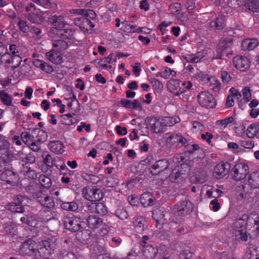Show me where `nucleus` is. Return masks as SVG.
Here are the masks:
<instances>
[{
    "mask_svg": "<svg viewBox=\"0 0 259 259\" xmlns=\"http://www.w3.org/2000/svg\"><path fill=\"white\" fill-rule=\"evenodd\" d=\"M192 150H187L172 157L173 162L178 164L172 169L169 176V179L171 182L178 183L182 181L190 175L191 167L194 164V144L192 145Z\"/></svg>",
    "mask_w": 259,
    "mask_h": 259,
    "instance_id": "f257e3e1",
    "label": "nucleus"
},
{
    "mask_svg": "<svg viewBox=\"0 0 259 259\" xmlns=\"http://www.w3.org/2000/svg\"><path fill=\"white\" fill-rule=\"evenodd\" d=\"M18 157L17 154L10 150H6L5 154L1 156L5 163V167L11 165L12 169L19 172V175L24 178L33 180L36 179L37 174L30 167V163L28 161L34 162L35 157L27 156L26 159H18Z\"/></svg>",
    "mask_w": 259,
    "mask_h": 259,
    "instance_id": "f03ea898",
    "label": "nucleus"
},
{
    "mask_svg": "<svg viewBox=\"0 0 259 259\" xmlns=\"http://www.w3.org/2000/svg\"><path fill=\"white\" fill-rule=\"evenodd\" d=\"M193 207V204L188 200L177 202L172 209L171 221L177 224L181 223L183 221L182 218L189 214Z\"/></svg>",
    "mask_w": 259,
    "mask_h": 259,
    "instance_id": "7ed1b4c3",
    "label": "nucleus"
},
{
    "mask_svg": "<svg viewBox=\"0 0 259 259\" xmlns=\"http://www.w3.org/2000/svg\"><path fill=\"white\" fill-rule=\"evenodd\" d=\"M192 83L190 81H181L179 80H172L167 83L168 91L176 96L189 91L192 87Z\"/></svg>",
    "mask_w": 259,
    "mask_h": 259,
    "instance_id": "20e7f679",
    "label": "nucleus"
},
{
    "mask_svg": "<svg viewBox=\"0 0 259 259\" xmlns=\"http://www.w3.org/2000/svg\"><path fill=\"white\" fill-rule=\"evenodd\" d=\"M162 117L148 116L145 119L147 127L153 133H162L165 131Z\"/></svg>",
    "mask_w": 259,
    "mask_h": 259,
    "instance_id": "39448f33",
    "label": "nucleus"
},
{
    "mask_svg": "<svg viewBox=\"0 0 259 259\" xmlns=\"http://www.w3.org/2000/svg\"><path fill=\"white\" fill-rule=\"evenodd\" d=\"M198 103L206 108H213L217 102L213 96L208 91H204L199 93L197 97Z\"/></svg>",
    "mask_w": 259,
    "mask_h": 259,
    "instance_id": "423d86ee",
    "label": "nucleus"
},
{
    "mask_svg": "<svg viewBox=\"0 0 259 259\" xmlns=\"http://www.w3.org/2000/svg\"><path fill=\"white\" fill-rule=\"evenodd\" d=\"M82 193L86 199L91 202H98L103 198L102 191L96 187H85L82 189Z\"/></svg>",
    "mask_w": 259,
    "mask_h": 259,
    "instance_id": "0eeeda50",
    "label": "nucleus"
},
{
    "mask_svg": "<svg viewBox=\"0 0 259 259\" xmlns=\"http://www.w3.org/2000/svg\"><path fill=\"white\" fill-rule=\"evenodd\" d=\"M45 211H40L39 214H33L29 216V224L32 227L38 228L53 218L52 212L49 211V214L45 215Z\"/></svg>",
    "mask_w": 259,
    "mask_h": 259,
    "instance_id": "6e6552de",
    "label": "nucleus"
},
{
    "mask_svg": "<svg viewBox=\"0 0 259 259\" xmlns=\"http://www.w3.org/2000/svg\"><path fill=\"white\" fill-rule=\"evenodd\" d=\"M166 142L176 148H187L190 145L188 140L181 134H170L167 138Z\"/></svg>",
    "mask_w": 259,
    "mask_h": 259,
    "instance_id": "1a4fd4ad",
    "label": "nucleus"
},
{
    "mask_svg": "<svg viewBox=\"0 0 259 259\" xmlns=\"http://www.w3.org/2000/svg\"><path fill=\"white\" fill-rule=\"evenodd\" d=\"M95 18H90L87 15L79 16L74 19V23L78 26L80 29L84 32L91 30L95 27L92 20Z\"/></svg>",
    "mask_w": 259,
    "mask_h": 259,
    "instance_id": "9d476101",
    "label": "nucleus"
},
{
    "mask_svg": "<svg viewBox=\"0 0 259 259\" xmlns=\"http://www.w3.org/2000/svg\"><path fill=\"white\" fill-rule=\"evenodd\" d=\"M32 196L45 208L51 209L55 205V201L52 197L44 193L41 191L33 193Z\"/></svg>",
    "mask_w": 259,
    "mask_h": 259,
    "instance_id": "9b49d317",
    "label": "nucleus"
},
{
    "mask_svg": "<svg viewBox=\"0 0 259 259\" xmlns=\"http://www.w3.org/2000/svg\"><path fill=\"white\" fill-rule=\"evenodd\" d=\"M36 248V243L31 239H29L22 243L19 251L24 255L37 257Z\"/></svg>",
    "mask_w": 259,
    "mask_h": 259,
    "instance_id": "f8f14e48",
    "label": "nucleus"
},
{
    "mask_svg": "<svg viewBox=\"0 0 259 259\" xmlns=\"http://www.w3.org/2000/svg\"><path fill=\"white\" fill-rule=\"evenodd\" d=\"M169 166L167 160L163 159L156 161L151 165L149 166L148 169L150 174L152 176H156L165 170L167 169Z\"/></svg>",
    "mask_w": 259,
    "mask_h": 259,
    "instance_id": "ddd939ff",
    "label": "nucleus"
},
{
    "mask_svg": "<svg viewBox=\"0 0 259 259\" xmlns=\"http://www.w3.org/2000/svg\"><path fill=\"white\" fill-rule=\"evenodd\" d=\"M81 219L77 216L66 217L64 224L66 229L71 232H76L82 229Z\"/></svg>",
    "mask_w": 259,
    "mask_h": 259,
    "instance_id": "4468645a",
    "label": "nucleus"
},
{
    "mask_svg": "<svg viewBox=\"0 0 259 259\" xmlns=\"http://www.w3.org/2000/svg\"><path fill=\"white\" fill-rule=\"evenodd\" d=\"M233 171L234 178L239 181L246 177L249 172V166L245 163H238L235 165Z\"/></svg>",
    "mask_w": 259,
    "mask_h": 259,
    "instance_id": "2eb2a0df",
    "label": "nucleus"
},
{
    "mask_svg": "<svg viewBox=\"0 0 259 259\" xmlns=\"http://www.w3.org/2000/svg\"><path fill=\"white\" fill-rule=\"evenodd\" d=\"M18 174L19 172L13 169H7L1 174V179L8 184L14 186L18 183Z\"/></svg>",
    "mask_w": 259,
    "mask_h": 259,
    "instance_id": "dca6fc26",
    "label": "nucleus"
},
{
    "mask_svg": "<svg viewBox=\"0 0 259 259\" xmlns=\"http://www.w3.org/2000/svg\"><path fill=\"white\" fill-rule=\"evenodd\" d=\"M51 242L47 240H42L38 245V248L36 249L37 257H35V259H38V257L42 258L47 257L51 253ZM32 258L34 259V256Z\"/></svg>",
    "mask_w": 259,
    "mask_h": 259,
    "instance_id": "f3484780",
    "label": "nucleus"
},
{
    "mask_svg": "<svg viewBox=\"0 0 259 259\" xmlns=\"http://www.w3.org/2000/svg\"><path fill=\"white\" fill-rule=\"evenodd\" d=\"M233 63L234 66L241 71L247 70L250 67V62L249 59L245 56H237L233 58Z\"/></svg>",
    "mask_w": 259,
    "mask_h": 259,
    "instance_id": "a211bd4d",
    "label": "nucleus"
},
{
    "mask_svg": "<svg viewBox=\"0 0 259 259\" xmlns=\"http://www.w3.org/2000/svg\"><path fill=\"white\" fill-rule=\"evenodd\" d=\"M143 27H138L134 22L130 21H123L121 23L120 29L125 33H142Z\"/></svg>",
    "mask_w": 259,
    "mask_h": 259,
    "instance_id": "6ab92c4d",
    "label": "nucleus"
},
{
    "mask_svg": "<svg viewBox=\"0 0 259 259\" xmlns=\"http://www.w3.org/2000/svg\"><path fill=\"white\" fill-rule=\"evenodd\" d=\"M246 218L247 228L251 229L252 227L256 232H259V216L255 211L251 212L248 216L243 215Z\"/></svg>",
    "mask_w": 259,
    "mask_h": 259,
    "instance_id": "aec40b11",
    "label": "nucleus"
},
{
    "mask_svg": "<svg viewBox=\"0 0 259 259\" xmlns=\"http://www.w3.org/2000/svg\"><path fill=\"white\" fill-rule=\"evenodd\" d=\"M230 168L228 163L221 162L217 164L213 171V176L219 179L225 177Z\"/></svg>",
    "mask_w": 259,
    "mask_h": 259,
    "instance_id": "412c9836",
    "label": "nucleus"
},
{
    "mask_svg": "<svg viewBox=\"0 0 259 259\" xmlns=\"http://www.w3.org/2000/svg\"><path fill=\"white\" fill-rule=\"evenodd\" d=\"M0 230L2 233L10 236H14L17 234L16 225L12 222H8L0 225Z\"/></svg>",
    "mask_w": 259,
    "mask_h": 259,
    "instance_id": "4be33fe9",
    "label": "nucleus"
},
{
    "mask_svg": "<svg viewBox=\"0 0 259 259\" xmlns=\"http://www.w3.org/2000/svg\"><path fill=\"white\" fill-rule=\"evenodd\" d=\"M212 20L208 22L210 28L213 29H222L225 25V18L222 15L217 16L215 14H211Z\"/></svg>",
    "mask_w": 259,
    "mask_h": 259,
    "instance_id": "5701e85b",
    "label": "nucleus"
},
{
    "mask_svg": "<svg viewBox=\"0 0 259 259\" xmlns=\"http://www.w3.org/2000/svg\"><path fill=\"white\" fill-rule=\"evenodd\" d=\"M46 57L50 62L55 64H60L63 62V58L61 52L55 48L46 53Z\"/></svg>",
    "mask_w": 259,
    "mask_h": 259,
    "instance_id": "b1692460",
    "label": "nucleus"
},
{
    "mask_svg": "<svg viewBox=\"0 0 259 259\" xmlns=\"http://www.w3.org/2000/svg\"><path fill=\"white\" fill-rule=\"evenodd\" d=\"M133 224L136 232L140 234H143L147 230L145 219L143 217H135L134 219Z\"/></svg>",
    "mask_w": 259,
    "mask_h": 259,
    "instance_id": "393cba45",
    "label": "nucleus"
},
{
    "mask_svg": "<svg viewBox=\"0 0 259 259\" xmlns=\"http://www.w3.org/2000/svg\"><path fill=\"white\" fill-rule=\"evenodd\" d=\"M86 221L88 227L92 230H96L103 224V219L96 215H90Z\"/></svg>",
    "mask_w": 259,
    "mask_h": 259,
    "instance_id": "a878e982",
    "label": "nucleus"
},
{
    "mask_svg": "<svg viewBox=\"0 0 259 259\" xmlns=\"http://www.w3.org/2000/svg\"><path fill=\"white\" fill-rule=\"evenodd\" d=\"M238 5L240 6L243 5L244 7L249 11L253 13L259 12V0H245L239 2Z\"/></svg>",
    "mask_w": 259,
    "mask_h": 259,
    "instance_id": "bb28decb",
    "label": "nucleus"
},
{
    "mask_svg": "<svg viewBox=\"0 0 259 259\" xmlns=\"http://www.w3.org/2000/svg\"><path fill=\"white\" fill-rule=\"evenodd\" d=\"M49 21L52 25L56 27L55 28L58 29V30L61 29L67 24L64 16L62 15L52 16L49 18Z\"/></svg>",
    "mask_w": 259,
    "mask_h": 259,
    "instance_id": "cd10ccee",
    "label": "nucleus"
},
{
    "mask_svg": "<svg viewBox=\"0 0 259 259\" xmlns=\"http://www.w3.org/2000/svg\"><path fill=\"white\" fill-rule=\"evenodd\" d=\"M158 251L157 247L151 244H148L146 246L143 247V255L147 259H153L157 255Z\"/></svg>",
    "mask_w": 259,
    "mask_h": 259,
    "instance_id": "c85d7f7f",
    "label": "nucleus"
},
{
    "mask_svg": "<svg viewBox=\"0 0 259 259\" xmlns=\"http://www.w3.org/2000/svg\"><path fill=\"white\" fill-rule=\"evenodd\" d=\"M197 51L195 53V63L200 61L205 57L209 56L210 53V50L208 48L203 46L202 43L198 45Z\"/></svg>",
    "mask_w": 259,
    "mask_h": 259,
    "instance_id": "c756f323",
    "label": "nucleus"
},
{
    "mask_svg": "<svg viewBox=\"0 0 259 259\" xmlns=\"http://www.w3.org/2000/svg\"><path fill=\"white\" fill-rule=\"evenodd\" d=\"M150 192H145L140 197V202L144 207L151 206L154 205L155 201Z\"/></svg>",
    "mask_w": 259,
    "mask_h": 259,
    "instance_id": "7c9ffc66",
    "label": "nucleus"
},
{
    "mask_svg": "<svg viewBox=\"0 0 259 259\" xmlns=\"http://www.w3.org/2000/svg\"><path fill=\"white\" fill-rule=\"evenodd\" d=\"M58 37L64 39H72L73 38L75 30L73 29H58L55 28Z\"/></svg>",
    "mask_w": 259,
    "mask_h": 259,
    "instance_id": "2f4dec72",
    "label": "nucleus"
},
{
    "mask_svg": "<svg viewBox=\"0 0 259 259\" xmlns=\"http://www.w3.org/2000/svg\"><path fill=\"white\" fill-rule=\"evenodd\" d=\"M55 167L60 170V174H64V170H68V168L66 166L63 158L56 156H54L53 168Z\"/></svg>",
    "mask_w": 259,
    "mask_h": 259,
    "instance_id": "473e14b6",
    "label": "nucleus"
},
{
    "mask_svg": "<svg viewBox=\"0 0 259 259\" xmlns=\"http://www.w3.org/2000/svg\"><path fill=\"white\" fill-rule=\"evenodd\" d=\"M49 148L51 151L58 154H61L64 151V145L60 141H53L50 142L49 144Z\"/></svg>",
    "mask_w": 259,
    "mask_h": 259,
    "instance_id": "72a5a7b5",
    "label": "nucleus"
},
{
    "mask_svg": "<svg viewBox=\"0 0 259 259\" xmlns=\"http://www.w3.org/2000/svg\"><path fill=\"white\" fill-rule=\"evenodd\" d=\"M259 44L257 39H245L242 42V47L244 50H252L256 48Z\"/></svg>",
    "mask_w": 259,
    "mask_h": 259,
    "instance_id": "f704fd0d",
    "label": "nucleus"
},
{
    "mask_svg": "<svg viewBox=\"0 0 259 259\" xmlns=\"http://www.w3.org/2000/svg\"><path fill=\"white\" fill-rule=\"evenodd\" d=\"M70 13L71 14H77L78 15V16L87 15V16H89L90 18H95L96 17L95 12L93 10L90 9L86 10L81 9H72L70 11Z\"/></svg>",
    "mask_w": 259,
    "mask_h": 259,
    "instance_id": "c9c22d12",
    "label": "nucleus"
},
{
    "mask_svg": "<svg viewBox=\"0 0 259 259\" xmlns=\"http://www.w3.org/2000/svg\"><path fill=\"white\" fill-rule=\"evenodd\" d=\"M163 120V123L164 124L165 131L166 127L168 126H171L180 121V118L178 116H174L172 117L164 116L162 117Z\"/></svg>",
    "mask_w": 259,
    "mask_h": 259,
    "instance_id": "e433bc0d",
    "label": "nucleus"
},
{
    "mask_svg": "<svg viewBox=\"0 0 259 259\" xmlns=\"http://www.w3.org/2000/svg\"><path fill=\"white\" fill-rule=\"evenodd\" d=\"M53 47L61 52L68 48V45L65 40L61 38L60 39L53 40Z\"/></svg>",
    "mask_w": 259,
    "mask_h": 259,
    "instance_id": "4c0bfd02",
    "label": "nucleus"
},
{
    "mask_svg": "<svg viewBox=\"0 0 259 259\" xmlns=\"http://www.w3.org/2000/svg\"><path fill=\"white\" fill-rule=\"evenodd\" d=\"M207 83L211 89L215 92L219 91L221 88V84L220 81L213 76H210V77L207 78Z\"/></svg>",
    "mask_w": 259,
    "mask_h": 259,
    "instance_id": "58836bf2",
    "label": "nucleus"
},
{
    "mask_svg": "<svg viewBox=\"0 0 259 259\" xmlns=\"http://www.w3.org/2000/svg\"><path fill=\"white\" fill-rule=\"evenodd\" d=\"M60 206L63 209L70 211H75L78 208L77 203L74 201L62 202Z\"/></svg>",
    "mask_w": 259,
    "mask_h": 259,
    "instance_id": "ea45409f",
    "label": "nucleus"
},
{
    "mask_svg": "<svg viewBox=\"0 0 259 259\" xmlns=\"http://www.w3.org/2000/svg\"><path fill=\"white\" fill-rule=\"evenodd\" d=\"M259 127V122L250 124L246 130V135L249 138L256 137V131Z\"/></svg>",
    "mask_w": 259,
    "mask_h": 259,
    "instance_id": "a19ab883",
    "label": "nucleus"
},
{
    "mask_svg": "<svg viewBox=\"0 0 259 259\" xmlns=\"http://www.w3.org/2000/svg\"><path fill=\"white\" fill-rule=\"evenodd\" d=\"M176 75V72L169 67H165L163 70L159 71L156 73L157 77H161L164 78H168L170 75L175 76Z\"/></svg>",
    "mask_w": 259,
    "mask_h": 259,
    "instance_id": "79ce46f5",
    "label": "nucleus"
},
{
    "mask_svg": "<svg viewBox=\"0 0 259 259\" xmlns=\"http://www.w3.org/2000/svg\"><path fill=\"white\" fill-rule=\"evenodd\" d=\"M76 121V119L70 113L63 114L61 117V122L63 124L70 125L75 123Z\"/></svg>",
    "mask_w": 259,
    "mask_h": 259,
    "instance_id": "37998d69",
    "label": "nucleus"
},
{
    "mask_svg": "<svg viewBox=\"0 0 259 259\" xmlns=\"http://www.w3.org/2000/svg\"><path fill=\"white\" fill-rule=\"evenodd\" d=\"M0 99L2 102L5 105L11 106L12 104V98L11 95L5 91L2 90L0 92Z\"/></svg>",
    "mask_w": 259,
    "mask_h": 259,
    "instance_id": "c03bdc74",
    "label": "nucleus"
},
{
    "mask_svg": "<svg viewBox=\"0 0 259 259\" xmlns=\"http://www.w3.org/2000/svg\"><path fill=\"white\" fill-rule=\"evenodd\" d=\"M245 228H247L246 218L243 217L237 220L234 224V229L236 232L241 231V230H244Z\"/></svg>",
    "mask_w": 259,
    "mask_h": 259,
    "instance_id": "a18cd8bd",
    "label": "nucleus"
},
{
    "mask_svg": "<svg viewBox=\"0 0 259 259\" xmlns=\"http://www.w3.org/2000/svg\"><path fill=\"white\" fill-rule=\"evenodd\" d=\"M22 62V58L20 54L12 56L10 58L6 60V62L8 64H11L14 68L18 67Z\"/></svg>",
    "mask_w": 259,
    "mask_h": 259,
    "instance_id": "49530a36",
    "label": "nucleus"
},
{
    "mask_svg": "<svg viewBox=\"0 0 259 259\" xmlns=\"http://www.w3.org/2000/svg\"><path fill=\"white\" fill-rule=\"evenodd\" d=\"M38 182L42 187L48 189L52 185L51 179L44 175H41L38 177Z\"/></svg>",
    "mask_w": 259,
    "mask_h": 259,
    "instance_id": "de8ad7c7",
    "label": "nucleus"
},
{
    "mask_svg": "<svg viewBox=\"0 0 259 259\" xmlns=\"http://www.w3.org/2000/svg\"><path fill=\"white\" fill-rule=\"evenodd\" d=\"M20 137L23 142L28 146L35 140L34 137L28 132H22Z\"/></svg>",
    "mask_w": 259,
    "mask_h": 259,
    "instance_id": "09e8293b",
    "label": "nucleus"
},
{
    "mask_svg": "<svg viewBox=\"0 0 259 259\" xmlns=\"http://www.w3.org/2000/svg\"><path fill=\"white\" fill-rule=\"evenodd\" d=\"M27 18L33 23H39L42 21V15L40 13H29L28 14Z\"/></svg>",
    "mask_w": 259,
    "mask_h": 259,
    "instance_id": "8fccbe9b",
    "label": "nucleus"
},
{
    "mask_svg": "<svg viewBox=\"0 0 259 259\" xmlns=\"http://www.w3.org/2000/svg\"><path fill=\"white\" fill-rule=\"evenodd\" d=\"M234 121L232 116L228 117L223 119L218 120L215 123L220 129H224L229 124Z\"/></svg>",
    "mask_w": 259,
    "mask_h": 259,
    "instance_id": "3c124183",
    "label": "nucleus"
},
{
    "mask_svg": "<svg viewBox=\"0 0 259 259\" xmlns=\"http://www.w3.org/2000/svg\"><path fill=\"white\" fill-rule=\"evenodd\" d=\"M59 258V259H78L74 253L66 250H62L60 251Z\"/></svg>",
    "mask_w": 259,
    "mask_h": 259,
    "instance_id": "603ef678",
    "label": "nucleus"
},
{
    "mask_svg": "<svg viewBox=\"0 0 259 259\" xmlns=\"http://www.w3.org/2000/svg\"><path fill=\"white\" fill-rule=\"evenodd\" d=\"M20 54L18 50V47L15 44L10 45L9 49L7 50V51L3 54V58L9 55L10 57L12 56Z\"/></svg>",
    "mask_w": 259,
    "mask_h": 259,
    "instance_id": "864d4df0",
    "label": "nucleus"
},
{
    "mask_svg": "<svg viewBox=\"0 0 259 259\" xmlns=\"http://www.w3.org/2000/svg\"><path fill=\"white\" fill-rule=\"evenodd\" d=\"M223 52L222 50L217 47L212 53H209V56H208V59L211 60L214 59H221Z\"/></svg>",
    "mask_w": 259,
    "mask_h": 259,
    "instance_id": "5fc2aeb1",
    "label": "nucleus"
},
{
    "mask_svg": "<svg viewBox=\"0 0 259 259\" xmlns=\"http://www.w3.org/2000/svg\"><path fill=\"white\" fill-rule=\"evenodd\" d=\"M96 213L104 215L107 213V208L104 203L96 202Z\"/></svg>",
    "mask_w": 259,
    "mask_h": 259,
    "instance_id": "6e6d98bb",
    "label": "nucleus"
},
{
    "mask_svg": "<svg viewBox=\"0 0 259 259\" xmlns=\"http://www.w3.org/2000/svg\"><path fill=\"white\" fill-rule=\"evenodd\" d=\"M83 178L93 184H97L100 181V178L97 175L85 174L83 176Z\"/></svg>",
    "mask_w": 259,
    "mask_h": 259,
    "instance_id": "4d7b16f0",
    "label": "nucleus"
},
{
    "mask_svg": "<svg viewBox=\"0 0 259 259\" xmlns=\"http://www.w3.org/2000/svg\"><path fill=\"white\" fill-rule=\"evenodd\" d=\"M181 10V5L178 3L171 4L169 6V12L175 15H178L180 13Z\"/></svg>",
    "mask_w": 259,
    "mask_h": 259,
    "instance_id": "13d9d810",
    "label": "nucleus"
},
{
    "mask_svg": "<svg viewBox=\"0 0 259 259\" xmlns=\"http://www.w3.org/2000/svg\"><path fill=\"white\" fill-rule=\"evenodd\" d=\"M115 215L121 220H125L128 218V214L126 210L123 208H118L115 212Z\"/></svg>",
    "mask_w": 259,
    "mask_h": 259,
    "instance_id": "bf43d9fd",
    "label": "nucleus"
},
{
    "mask_svg": "<svg viewBox=\"0 0 259 259\" xmlns=\"http://www.w3.org/2000/svg\"><path fill=\"white\" fill-rule=\"evenodd\" d=\"M43 162L48 167L53 168L54 157L50 154H47L45 156L42 155Z\"/></svg>",
    "mask_w": 259,
    "mask_h": 259,
    "instance_id": "052dcab7",
    "label": "nucleus"
},
{
    "mask_svg": "<svg viewBox=\"0 0 259 259\" xmlns=\"http://www.w3.org/2000/svg\"><path fill=\"white\" fill-rule=\"evenodd\" d=\"M9 206V209L12 212L22 213L25 211L24 207L17 203H12Z\"/></svg>",
    "mask_w": 259,
    "mask_h": 259,
    "instance_id": "680f3d73",
    "label": "nucleus"
},
{
    "mask_svg": "<svg viewBox=\"0 0 259 259\" xmlns=\"http://www.w3.org/2000/svg\"><path fill=\"white\" fill-rule=\"evenodd\" d=\"M213 189L210 186H204L202 188V193L204 194V196L207 198L212 197Z\"/></svg>",
    "mask_w": 259,
    "mask_h": 259,
    "instance_id": "e2e57ef3",
    "label": "nucleus"
},
{
    "mask_svg": "<svg viewBox=\"0 0 259 259\" xmlns=\"http://www.w3.org/2000/svg\"><path fill=\"white\" fill-rule=\"evenodd\" d=\"M150 81L154 89L158 91H161L162 90L163 88V84L159 80L154 78H151Z\"/></svg>",
    "mask_w": 259,
    "mask_h": 259,
    "instance_id": "0e129e2a",
    "label": "nucleus"
},
{
    "mask_svg": "<svg viewBox=\"0 0 259 259\" xmlns=\"http://www.w3.org/2000/svg\"><path fill=\"white\" fill-rule=\"evenodd\" d=\"M18 26L20 30L24 33L27 32L30 29V27L27 24V22L23 20H20L19 21Z\"/></svg>",
    "mask_w": 259,
    "mask_h": 259,
    "instance_id": "69168bd1",
    "label": "nucleus"
},
{
    "mask_svg": "<svg viewBox=\"0 0 259 259\" xmlns=\"http://www.w3.org/2000/svg\"><path fill=\"white\" fill-rule=\"evenodd\" d=\"M165 214L163 211L161 210H155L153 212V218L157 222L161 221V220L164 219Z\"/></svg>",
    "mask_w": 259,
    "mask_h": 259,
    "instance_id": "338daca9",
    "label": "nucleus"
},
{
    "mask_svg": "<svg viewBox=\"0 0 259 259\" xmlns=\"http://www.w3.org/2000/svg\"><path fill=\"white\" fill-rule=\"evenodd\" d=\"M243 99L246 102L249 101L251 99V90L248 87H245L242 90Z\"/></svg>",
    "mask_w": 259,
    "mask_h": 259,
    "instance_id": "774afa93",
    "label": "nucleus"
}]
</instances>
